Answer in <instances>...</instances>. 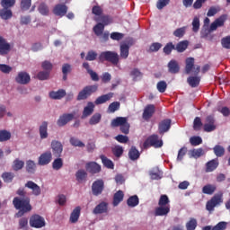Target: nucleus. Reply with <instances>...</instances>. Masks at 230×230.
I'll list each match as a JSON object with an SVG mask.
<instances>
[{
    "label": "nucleus",
    "mask_w": 230,
    "mask_h": 230,
    "mask_svg": "<svg viewBox=\"0 0 230 230\" xmlns=\"http://www.w3.org/2000/svg\"><path fill=\"white\" fill-rule=\"evenodd\" d=\"M213 151L217 157H224V155L226 154V148L220 145L215 146Z\"/></svg>",
    "instance_id": "de8ad7c7"
},
{
    "label": "nucleus",
    "mask_w": 230,
    "mask_h": 230,
    "mask_svg": "<svg viewBox=\"0 0 230 230\" xmlns=\"http://www.w3.org/2000/svg\"><path fill=\"white\" fill-rule=\"evenodd\" d=\"M105 30V26L102 22H98L93 27V32L97 37H102L103 35V31Z\"/></svg>",
    "instance_id": "49530a36"
},
{
    "label": "nucleus",
    "mask_w": 230,
    "mask_h": 230,
    "mask_svg": "<svg viewBox=\"0 0 230 230\" xmlns=\"http://www.w3.org/2000/svg\"><path fill=\"white\" fill-rule=\"evenodd\" d=\"M227 21V15L223 14L210 24V30L216 31L217 28H222Z\"/></svg>",
    "instance_id": "6ab92c4d"
},
{
    "label": "nucleus",
    "mask_w": 230,
    "mask_h": 230,
    "mask_svg": "<svg viewBox=\"0 0 230 230\" xmlns=\"http://www.w3.org/2000/svg\"><path fill=\"white\" fill-rule=\"evenodd\" d=\"M11 49L10 43H8L4 38L0 36V55H8Z\"/></svg>",
    "instance_id": "aec40b11"
},
{
    "label": "nucleus",
    "mask_w": 230,
    "mask_h": 230,
    "mask_svg": "<svg viewBox=\"0 0 230 230\" xmlns=\"http://www.w3.org/2000/svg\"><path fill=\"white\" fill-rule=\"evenodd\" d=\"M83 67L86 70L88 75H90L93 82L100 81V76L98 75V74L96 72H94L93 69H91V66L87 62L83 63Z\"/></svg>",
    "instance_id": "b1692460"
},
{
    "label": "nucleus",
    "mask_w": 230,
    "mask_h": 230,
    "mask_svg": "<svg viewBox=\"0 0 230 230\" xmlns=\"http://www.w3.org/2000/svg\"><path fill=\"white\" fill-rule=\"evenodd\" d=\"M156 89L159 93H165L166 89H168V84L165 81H160L156 84Z\"/></svg>",
    "instance_id": "680f3d73"
},
{
    "label": "nucleus",
    "mask_w": 230,
    "mask_h": 230,
    "mask_svg": "<svg viewBox=\"0 0 230 230\" xmlns=\"http://www.w3.org/2000/svg\"><path fill=\"white\" fill-rule=\"evenodd\" d=\"M66 90L64 89H59L57 92L52 91L49 93V98L51 100H62L66 96Z\"/></svg>",
    "instance_id": "bb28decb"
},
{
    "label": "nucleus",
    "mask_w": 230,
    "mask_h": 230,
    "mask_svg": "<svg viewBox=\"0 0 230 230\" xmlns=\"http://www.w3.org/2000/svg\"><path fill=\"white\" fill-rule=\"evenodd\" d=\"M194 66H195V58H188L186 59L185 73L187 75H190V73H191Z\"/></svg>",
    "instance_id": "4c0bfd02"
},
{
    "label": "nucleus",
    "mask_w": 230,
    "mask_h": 230,
    "mask_svg": "<svg viewBox=\"0 0 230 230\" xmlns=\"http://www.w3.org/2000/svg\"><path fill=\"white\" fill-rule=\"evenodd\" d=\"M49 75H51L50 72H48L46 70L40 71L37 74L36 78L41 81L48 80L49 78Z\"/></svg>",
    "instance_id": "13d9d810"
},
{
    "label": "nucleus",
    "mask_w": 230,
    "mask_h": 230,
    "mask_svg": "<svg viewBox=\"0 0 230 230\" xmlns=\"http://www.w3.org/2000/svg\"><path fill=\"white\" fill-rule=\"evenodd\" d=\"M170 198L163 194L158 200V207L155 208V217H168L170 215Z\"/></svg>",
    "instance_id": "f03ea898"
},
{
    "label": "nucleus",
    "mask_w": 230,
    "mask_h": 230,
    "mask_svg": "<svg viewBox=\"0 0 230 230\" xmlns=\"http://www.w3.org/2000/svg\"><path fill=\"white\" fill-rule=\"evenodd\" d=\"M219 164H220V162L218 161V158L212 159L206 164L205 172L207 173L215 172V170H217L218 168Z\"/></svg>",
    "instance_id": "412c9836"
},
{
    "label": "nucleus",
    "mask_w": 230,
    "mask_h": 230,
    "mask_svg": "<svg viewBox=\"0 0 230 230\" xmlns=\"http://www.w3.org/2000/svg\"><path fill=\"white\" fill-rule=\"evenodd\" d=\"M51 159H53L51 151H47L40 155L38 160V164H40V166H46L51 163Z\"/></svg>",
    "instance_id": "4468645a"
},
{
    "label": "nucleus",
    "mask_w": 230,
    "mask_h": 230,
    "mask_svg": "<svg viewBox=\"0 0 230 230\" xmlns=\"http://www.w3.org/2000/svg\"><path fill=\"white\" fill-rule=\"evenodd\" d=\"M124 197L125 194L123 193V190L117 191L113 196V206H119L120 202H123Z\"/></svg>",
    "instance_id": "f704fd0d"
},
{
    "label": "nucleus",
    "mask_w": 230,
    "mask_h": 230,
    "mask_svg": "<svg viewBox=\"0 0 230 230\" xmlns=\"http://www.w3.org/2000/svg\"><path fill=\"white\" fill-rule=\"evenodd\" d=\"M94 21H96V22H101V24H103L104 26H109V24H112V18L105 14H102L100 17L95 18Z\"/></svg>",
    "instance_id": "7c9ffc66"
},
{
    "label": "nucleus",
    "mask_w": 230,
    "mask_h": 230,
    "mask_svg": "<svg viewBox=\"0 0 230 230\" xmlns=\"http://www.w3.org/2000/svg\"><path fill=\"white\" fill-rule=\"evenodd\" d=\"M98 91V84L87 85L77 95V102H82V100H87L91 94Z\"/></svg>",
    "instance_id": "423d86ee"
},
{
    "label": "nucleus",
    "mask_w": 230,
    "mask_h": 230,
    "mask_svg": "<svg viewBox=\"0 0 230 230\" xmlns=\"http://www.w3.org/2000/svg\"><path fill=\"white\" fill-rule=\"evenodd\" d=\"M217 191V186L213 184H207L202 188V193L205 195H213Z\"/></svg>",
    "instance_id": "37998d69"
},
{
    "label": "nucleus",
    "mask_w": 230,
    "mask_h": 230,
    "mask_svg": "<svg viewBox=\"0 0 230 230\" xmlns=\"http://www.w3.org/2000/svg\"><path fill=\"white\" fill-rule=\"evenodd\" d=\"M129 49H130V46H128V44L120 45V58L124 59L128 58Z\"/></svg>",
    "instance_id": "a18cd8bd"
},
{
    "label": "nucleus",
    "mask_w": 230,
    "mask_h": 230,
    "mask_svg": "<svg viewBox=\"0 0 230 230\" xmlns=\"http://www.w3.org/2000/svg\"><path fill=\"white\" fill-rule=\"evenodd\" d=\"M203 128L205 132H213V130L217 129V126L215 125V116L208 115L206 117Z\"/></svg>",
    "instance_id": "1a4fd4ad"
},
{
    "label": "nucleus",
    "mask_w": 230,
    "mask_h": 230,
    "mask_svg": "<svg viewBox=\"0 0 230 230\" xmlns=\"http://www.w3.org/2000/svg\"><path fill=\"white\" fill-rule=\"evenodd\" d=\"M119 102H113L108 107V112L114 113L116 111H119L120 107Z\"/></svg>",
    "instance_id": "6e6d98bb"
},
{
    "label": "nucleus",
    "mask_w": 230,
    "mask_h": 230,
    "mask_svg": "<svg viewBox=\"0 0 230 230\" xmlns=\"http://www.w3.org/2000/svg\"><path fill=\"white\" fill-rule=\"evenodd\" d=\"M68 7L67 5L64 4H58L53 8V13L54 15H57V17H64L67 13Z\"/></svg>",
    "instance_id": "dca6fc26"
},
{
    "label": "nucleus",
    "mask_w": 230,
    "mask_h": 230,
    "mask_svg": "<svg viewBox=\"0 0 230 230\" xmlns=\"http://www.w3.org/2000/svg\"><path fill=\"white\" fill-rule=\"evenodd\" d=\"M128 119L127 117H117L111 120V127L116 128V127H121L124 125V123H127Z\"/></svg>",
    "instance_id": "c9c22d12"
},
{
    "label": "nucleus",
    "mask_w": 230,
    "mask_h": 230,
    "mask_svg": "<svg viewBox=\"0 0 230 230\" xmlns=\"http://www.w3.org/2000/svg\"><path fill=\"white\" fill-rule=\"evenodd\" d=\"M186 229L187 230H195V229H197V219L191 218L189 222H187Z\"/></svg>",
    "instance_id": "69168bd1"
},
{
    "label": "nucleus",
    "mask_w": 230,
    "mask_h": 230,
    "mask_svg": "<svg viewBox=\"0 0 230 230\" xmlns=\"http://www.w3.org/2000/svg\"><path fill=\"white\" fill-rule=\"evenodd\" d=\"M189 85L192 88L199 87L200 84V77L199 76H190L187 79Z\"/></svg>",
    "instance_id": "79ce46f5"
},
{
    "label": "nucleus",
    "mask_w": 230,
    "mask_h": 230,
    "mask_svg": "<svg viewBox=\"0 0 230 230\" xmlns=\"http://www.w3.org/2000/svg\"><path fill=\"white\" fill-rule=\"evenodd\" d=\"M81 211H82V208H80V207H76L75 208H74V210L72 211V213L70 215L71 224H76V222H78V218H80Z\"/></svg>",
    "instance_id": "c85d7f7f"
},
{
    "label": "nucleus",
    "mask_w": 230,
    "mask_h": 230,
    "mask_svg": "<svg viewBox=\"0 0 230 230\" xmlns=\"http://www.w3.org/2000/svg\"><path fill=\"white\" fill-rule=\"evenodd\" d=\"M100 158L105 168H108L109 170H114V162H112V160L107 158L105 155H101Z\"/></svg>",
    "instance_id": "e433bc0d"
},
{
    "label": "nucleus",
    "mask_w": 230,
    "mask_h": 230,
    "mask_svg": "<svg viewBox=\"0 0 230 230\" xmlns=\"http://www.w3.org/2000/svg\"><path fill=\"white\" fill-rule=\"evenodd\" d=\"M103 190H105V182H103V180L100 179L93 181L92 185V193L94 197L102 195V193H103Z\"/></svg>",
    "instance_id": "6e6552de"
},
{
    "label": "nucleus",
    "mask_w": 230,
    "mask_h": 230,
    "mask_svg": "<svg viewBox=\"0 0 230 230\" xmlns=\"http://www.w3.org/2000/svg\"><path fill=\"white\" fill-rule=\"evenodd\" d=\"M75 119V112L74 113H65L63 115H60L57 125L58 127H66L69 123V121H73Z\"/></svg>",
    "instance_id": "9d476101"
},
{
    "label": "nucleus",
    "mask_w": 230,
    "mask_h": 230,
    "mask_svg": "<svg viewBox=\"0 0 230 230\" xmlns=\"http://www.w3.org/2000/svg\"><path fill=\"white\" fill-rule=\"evenodd\" d=\"M12 139V133L6 129H0V143H6Z\"/></svg>",
    "instance_id": "473e14b6"
},
{
    "label": "nucleus",
    "mask_w": 230,
    "mask_h": 230,
    "mask_svg": "<svg viewBox=\"0 0 230 230\" xmlns=\"http://www.w3.org/2000/svg\"><path fill=\"white\" fill-rule=\"evenodd\" d=\"M224 202V194L218 193L215 194L206 204V209L209 213H213L215 211V208L220 206Z\"/></svg>",
    "instance_id": "39448f33"
},
{
    "label": "nucleus",
    "mask_w": 230,
    "mask_h": 230,
    "mask_svg": "<svg viewBox=\"0 0 230 230\" xmlns=\"http://www.w3.org/2000/svg\"><path fill=\"white\" fill-rule=\"evenodd\" d=\"M163 145V138L159 137L156 134H153L145 140L143 148H145V150L151 148V146L153 148H162Z\"/></svg>",
    "instance_id": "20e7f679"
},
{
    "label": "nucleus",
    "mask_w": 230,
    "mask_h": 230,
    "mask_svg": "<svg viewBox=\"0 0 230 230\" xmlns=\"http://www.w3.org/2000/svg\"><path fill=\"white\" fill-rule=\"evenodd\" d=\"M175 49V45L173 42H168L163 49V51L165 55H172V50Z\"/></svg>",
    "instance_id": "052dcab7"
},
{
    "label": "nucleus",
    "mask_w": 230,
    "mask_h": 230,
    "mask_svg": "<svg viewBox=\"0 0 230 230\" xmlns=\"http://www.w3.org/2000/svg\"><path fill=\"white\" fill-rule=\"evenodd\" d=\"M127 205L128 208H136V206H139V198L137 195L130 196L127 200Z\"/></svg>",
    "instance_id": "58836bf2"
},
{
    "label": "nucleus",
    "mask_w": 230,
    "mask_h": 230,
    "mask_svg": "<svg viewBox=\"0 0 230 230\" xmlns=\"http://www.w3.org/2000/svg\"><path fill=\"white\" fill-rule=\"evenodd\" d=\"M167 67L169 73H172V75H177V73L181 71V66H179V63L175 59H172L168 63Z\"/></svg>",
    "instance_id": "393cba45"
},
{
    "label": "nucleus",
    "mask_w": 230,
    "mask_h": 230,
    "mask_svg": "<svg viewBox=\"0 0 230 230\" xmlns=\"http://www.w3.org/2000/svg\"><path fill=\"white\" fill-rule=\"evenodd\" d=\"M174 37H178V39H182L183 35H186V27H181L176 29L173 31Z\"/></svg>",
    "instance_id": "e2e57ef3"
},
{
    "label": "nucleus",
    "mask_w": 230,
    "mask_h": 230,
    "mask_svg": "<svg viewBox=\"0 0 230 230\" xmlns=\"http://www.w3.org/2000/svg\"><path fill=\"white\" fill-rule=\"evenodd\" d=\"M111 152L115 157H121L123 155V146H115L111 148Z\"/></svg>",
    "instance_id": "603ef678"
},
{
    "label": "nucleus",
    "mask_w": 230,
    "mask_h": 230,
    "mask_svg": "<svg viewBox=\"0 0 230 230\" xmlns=\"http://www.w3.org/2000/svg\"><path fill=\"white\" fill-rule=\"evenodd\" d=\"M98 58L101 62H110L113 66L119 64V55L116 51H103L99 55Z\"/></svg>",
    "instance_id": "7ed1b4c3"
},
{
    "label": "nucleus",
    "mask_w": 230,
    "mask_h": 230,
    "mask_svg": "<svg viewBox=\"0 0 230 230\" xmlns=\"http://www.w3.org/2000/svg\"><path fill=\"white\" fill-rule=\"evenodd\" d=\"M51 148L54 157H60L64 152V146L58 140H52Z\"/></svg>",
    "instance_id": "9b49d317"
},
{
    "label": "nucleus",
    "mask_w": 230,
    "mask_h": 230,
    "mask_svg": "<svg viewBox=\"0 0 230 230\" xmlns=\"http://www.w3.org/2000/svg\"><path fill=\"white\" fill-rule=\"evenodd\" d=\"M202 119L199 117H196L193 121V128L197 132L202 128Z\"/></svg>",
    "instance_id": "0e129e2a"
},
{
    "label": "nucleus",
    "mask_w": 230,
    "mask_h": 230,
    "mask_svg": "<svg viewBox=\"0 0 230 230\" xmlns=\"http://www.w3.org/2000/svg\"><path fill=\"white\" fill-rule=\"evenodd\" d=\"M25 188L31 190L32 195H34L35 197H39V195H40V193H42V190H40V186H39L33 181H28L25 183Z\"/></svg>",
    "instance_id": "a211bd4d"
},
{
    "label": "nucleus",
    "mask_w": 230,
    "mask_h": 230,
    "mask_svg": "<svg viewBox=\"0 0 230 230\" xmlns=\"http://www.w3.org/2000/svg\"><path fill=\"white\" fill-rule=\"evenodd\" d=\"M98 58V53L94 50H89L86 54L85 60H88L89 62H93Z\"/></svg>",
    "instance_id": "bf43d9fd"
},
{
    "label": "nucleus",
    "mask_w": 230,
    "mask_h": 230,
    "mask_svg": "<svg viewBox=\"0 0 230 230\" xmlns=\"http://www.w3.org/2000/svg\"><path fill=\"white\" fill-rule=\"evenodd\" d=\"M15 174L13 172H4L2 174V179L4 182H6L7 184L13 182Z\"/></svg>",
    "instance_id": "09e8293b"
},
{
    "label": "nucleus",
    "mask_w": 230,
    "mask_h": 230,
    "mask_svg": "<svg viewBox=\"0 0 230 230\" xmlns=\"http://www.w3.org/2000/svg\"><path fill=\"white\" fill-rule=\"evenodd\" d=\"M170 128H172V119H170L161 120L158 124V132L161 136L165 134V132H168Z\"/></svg>",
    "instance_id": "ddd939ff"
},
{
    "label": "nucleus",
    "mask_w": 230,
    "mask_h": 230,
    "mask_svg": "<svg viewBox=\"0 0 230 230\" xmlns=\"http://www.w3.org/2000/svg\"><path fill=\"white\" fill-rule=\"evenodd\" d=\"M25 169L28 173H35V171L37 170V164H35L33 160H28L26 162Z\"/></svg>",
    "instance_id": "c03bdc74"
},
{
    "label": "nucleus",
    "mask_w": 230,
    "mask_h": 230,
    "mask_svg": "<svg viewBox=\"0 0 230 230\" xmlns=\"http://www.w3.org/2000/svg\"><path fill=\"white\" fill-rule=\"evenodd\" d=\"M62 166H64V161L60 157L56 158L52 163V168L54 170H60Z\"/></svg>",
    "instance_id": "4d7b16f0"
},
{
    "label": "nucleus",
    "mask_w": 230,
    "mask_h": 230,
    "mask_svg": "<svg viewBox=\"0 0 230 230\" xmlns=\"http://www.w3.org/2000/svg\"><path fill=\"white\" fill-rule=\"evenodd\" d=\"M13 204L15 209H19L16 213L15 217L17 218H21L24 215V213H28L31 211V205L30 204V197H15L13 199Z\"/></svg>",
    "instance_id": "f257e3e1"
},
{
    "label": "nucleus",
    "mask_w": 230,
    "mask_h": 230,
    "mask_svg": "<svg viewBox=\"0 0 230 230\" xmlns=\"http://www.w3.org/2000/svg\"><path fill=\"white\" fill-rule=\"evenodd\" d=\"M12 168L13 172H19L20 170H22V168H24V161L20 160L19 158H16L13 162Z\"/></svg>",
    "instance_id": "ea45409f"
},
{
    "label": "nucleus",
    "mask_w": 230,
    "mask_h": 230,
    "mask_svg": "<svg viewBox=\"0 0 230 230\" xmlns=\"http://www.w3.org/2000/svg\"><path fill=\"white\" fill-rule=\"evenodd\" d=\"M221 44L226 49H230V36H226L221 40Z\"/></svg>",
    "instance_id": "774afa93"
},
{
    "label": "nucleus",
    "mask_w": 230,
    "mask_h": 230,
    "mask_svg": "<svg viewBox=\"0 0 230 230\" xmlns=\"http://www.w3.org/2000/svg\"><path fill=\"white\" fill-rule=\"evenodd\" d=\"M155 112V106L154 104H148L143 112V118L144 119H150L152 116H154V113Z\"/></svg>",
    "instance_id": "a878e982"
},
{
    "label": "nucleus",
    "mask_w": 230,
    "mask_h": 230,
    "mask_svg": "<svg viewBox=\"0 0 230 230\" xmlns=\"http://www.w3.org/2000/svg\"><path fill=\"white\" fill-rule=\"evenodd\" d=\"M200 30V19L195 16L192 20V31L193 33H199Z\"/></svg>",
    "instance_id": "8fccbe9b"
},
{
    "label": "nucleus",
    "mask_w": 230,
    "mask_h": 230,
    "mask_svg": "<svg viewBox=\"0 0 230 230\" xmlns=\"http://www.w3.org/2000/svg\"><path fill=\"white\" fill-rule=\"evenodd\" d=\"M31 81V77L30 76V74L24 71L19 72L15 76L16 84H20L21 85H27V84Z\"/></svg>",
    "instance_id": "f8f14e48"
},
{
    "label": "nucleus",
    "mask_w": 230,
    "mask_h": 230,
    "mask_svg": "<svg viewBox=\"0 0 230 230\" xmlns=\"http://www.w3.org/2000/svg\"><path fill=\"white\" fill-rule=\"evenodd\" d=\"M38 12L41 15H49V7H48V4L41 3L38 7Z\"/></svg>",
    "instance_id": "864d4df0"
},
{
    "label": "nucleus",
    "mask_w": 230,
    "mask_h": 230,
    "mask_svg": "<svg viewBox=\"0 0 230 230\" xmlns=\"http://www.w3.org/2000/svg\"><path fill=\"white\" fill-rule=\"evenodd\" d=\"M111 98H114V93H108L106 94L99 96L94 103L95 105H102L103 103H107V102H110Z\"/></svg>",
    "instance_id": "5701e85b"
},
{
    "label": "nucleus",
    "mask_w": 230,
    "mask_h": 230,
    "mask_svg": "<svg viewBox=\"0 0 230 230\" xmlns=\"http://www.w3.org/2000/svg\"><path fill=\"white\" fill-rule=\"evenodd\" d=\"M48 136V121H43L40 126V139H47Z\"/></svg>",
    "instance_id": "72a5a7b5"
},
{
    "label": "nucleus",
    "mask_w": 230,
    "mask_h": 230,
    "mask_svg": "<svg viewBox=\"0 0 230 230\" xmlns=\"http://www.w3.org/2000/svg\"><path fill=\"white\" fill-rule=\"evenodd\" d=\"M30 226L35 229H40L46 226V220L41 216L35 214L30 218Z\"/></svg>",
    "instance_id": "0eeeda50"
},
{
    "label": "nucleus",
    "mask_w": 230,
    "mask_h": 230,
    "mask_svg": "<svg viewBox=\"0 0 230 230\" xmlns=\"http://www.w3.org/2000/svg\"><path fill=\"white\" fill-rule=\"evenodd\" d=\"M102 121V114L95 113L89 119V125H98Z\"/></svg>",
    "instance_id": "3c124183"
},
{
    "label": "nucleus",
    "mask_w": 230,
    "mask_h": 230,
    "mask_svg": "<svg viewBox=\"0 0 230 230\" xmlns=\"http://www.w3.org/2000/svg\"><path fill=\"white\" fill-rule=\"evenodd\" d=\"M94 112V102H89L87 105L84 108L82 119H85V118H89Z\"/></svg>",
    "instance_id": "4be33fe9"
},
{
    "label": "nucleus",
    "mask_w": 230,
    "mask_h": 230,
    "mask_svg": "<svg viewBox=\"0 0 230 230\" xmlns=\"http://www.w3.org/2000/svg\"><path fill=\"white\" fill-rule=\"evenodd\" d=\"M174 49L178 51V53H184V51L188 49V40L180 41L174 46Z\"/></svg>",
    "instance_id": "a19ab883"
},
{
    "label": "nucleus",
    "mask_w": 230,
    "mask_h": 230,
    "mask_svg": "<svg viewBox=\"0 0 230 230\" xmlns=\"http://www.w3.org/2000/svg\"><path fill=\"white\" fill-rule=\"evenodd\" d=\"M227 229V222L221 221L217 223L214 227H212V230H226Z\"/></svg>",
    "instance_id": "338daca9"
},
{
    "label": "nucleus",
    "mask_w": 230,
    "mask_h": 230,
    "mask_svg": "<svg viewBox=\"0 0 230 230\" xmlns=\"http://www.w3.org/2000/svg\"><path fill=\"white\" fill-rule=\"evenodd\" d=\"M0 17L4 21H8V19H12V17H13V13H12V9L4 7L0 10Z\"/></svg>",
    "instance_id": "cd10ccee"
},
{
    "label": "nucleus",
    "mask_w": 230,
    "mask_h": 230,
    "mask_svg": "<svg viewBox=\"0 0 230 230\" xmlns=\"http://www.w3.org/2000/svg\"><path fill=\"white\" fill-rule=\"evenodd\" d=\"M85 170L88 172V173L94 175L102 172V165L98 164L96 162H88L85 164Z\"/></svg>",
    "instance_id": "2eb2a0df"
},
{
    "label": "nucleus",
    "mask_w": 230,
    "mask_h": 230,
    "mask_svg": "<svg viewBox=\"0 0 230 230\" xmlns=\"http://www.w3.org/2000/svg\"><path fill=\"white\" fill-rule=\"evenodd\" d=\"M93 215H103L109 213V203L102 201L93 210Z\"/></svg>",
    "instance_id": "f3484780"
},
{
    "label": "nucleus",
    "mask_w": 230,
    "mask_h": 230,
    "mask_svg": "<svg viewBox=\"0 0 230 230\" xmlns=\"http://www.w3.org/2000/svg\"><path fill=\"white\" fill-rule=\"evenodd\" d=\"M70 144L72 145V146H78L79 148H84V146H85V144H84V142L75 137H72L70 138Z\"/></svg>",
    "instance_id": "5fc2aeb1"
},
{
    "label": "nucleus",
    "mask_w": 230,
    "mask_h": 230,
    "mask_svg": "<svg viewBox=\"0 0 230 230\" xmlns=\"http://www.w3.org/2000/svg\"><path fill=\"white\" fill-rule=\"evenodd\" d=\"M75 179L77 182H85L87 181V172L85 170L80 169L75 172Z\"/></svg>",
    "instance_id": "2f4dec72"
},
{
    "label": "nucleus",
    "mask_w": 230,
    "mask_h": 230,
    "mask_svg": "<svg viewBox=\"0 0 230 230\" xmlns=\"http://www.w3.org/2000/svg\"><path fill=\"white\" fill-rule=\"evenodd\" d=\"M128 157L131 161H137L141 157V153H139V150L136 146H132L128 151Z\"/></svg>",
    "instance_id": "c756f323"
}]
</instances>
